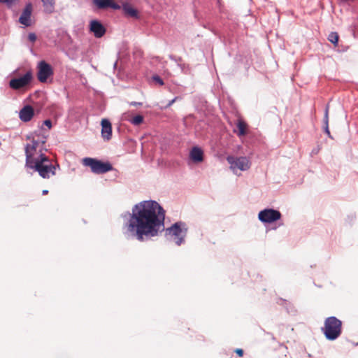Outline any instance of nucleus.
Here are the masks:
<instances>
[{"label": "nucleus", "mask_w": 358, "mask_h": 358, "mask_svg": "<svg viewBox=\"0 0 358 358\" xmlns=\"http://www.w3.org/2000/svg\"><path fill=\"white\" fill-rule=\"evenodd\" d=\"M164 210L155 201H145L136 204L127 224V231L140 241L155 236L164 225Z\"/></svg>", "instance_id": "obj_1"}, {"label": "nucleus", "mask_w": 358, "mask_h": 358, "mask_svg": "<svg viewBox=\"0 0 358 358\" xmlns=\"http://www.w3.org/2000/svg\"><path fill=\"white\" fill-rule=\"evenodd\" d=\"M39 159L27 166L38 173L43 178H50L55 175L56 165L47 156H41Z\"/></svg>", "instance_id": "obj_2"}, {"label": "nucleus", "mask_w": 358, "mask_h": 358, "mask_svg": "<svg viewBox=\"0 0 358 358\" xmlns=\"http://www.w3.org/2000/svg\"><path fill=\"white\" fill-rule=\"evenodd\" d=\"M322 331L327 340L334 341L341 334L342 322L336 317H329L325 320Z\"/></svg>", "instance_id": "obj_3"}, {"label": "nucleus", "mask_w": 358, "mask_h": 358, "mask_svg": "<svg viewBox=\"0 0 358 358\" xmlns=\"http://www.w3.org/2000/svg\"><path fill=\"white\" fill-rule=\"evenodd\" d=\"M45 143V140H42L41 142L33 138L30 143H27L25 146L26 155V166L34 162L39 159L41 156H46L42 152V149Z\"/></svg>", "instance_id": "obj_4"}, {"label": "nucleus", "mask_w": 358, "mask_h": 358, "mask_svg": "<svg viewBox=\"0 0 358 358\" xmlns=\"http://www.w3.org/2000/svg\"><path fill=\"white\" fill-rule=\"evenodd\" d=\"M187 231V229L185 227V224L179 222L166 229V236L178 245H180L184 241Z\"/></svg>", "instance_id": "obj_5"}, {"label": "nucleus", "mask_w": 358, "mask_h": 358, "mask_svg": "<svg viewBox=\"0 0 358 358\" xmlns=\"http://www.w3.org/2000/svg\"><path fill=\"white\" fill-rule=\"evenodd\" d=\"M83 164L90 167L91 171L96 174L105 173L113 169V166L109 162H103L90 157L84 158L83 159Z\"/></svg>", "instance_id": "obj_6"}, {"label": "nucleus", "mask_w": 358, "mask_h": 358, "mask_svg": "<svg viewBox=\"0 0 358 358\" xmlns=\"http://www.w3.org/2000/svg\"><path fill=\"white\" fill-rule=\"evenodd\" d=\"M228 163L230 164V169L235 172L236 169L241 171H247L250 168L251 162L246 157H234L228 156L227 157Z\"/></svg>", "instance_id": "obj_7"}, {"label": "nucleus", "mask_w": 358, "mask_h": 358, "mask_svg": "<svg viewBox=\"0 0 358 358\" xmlns=\"http://www.w3.org/2000/svg\"><path fill=\"white\" fill-rule=\"evenodd\" d=\"M258 218L264 223H271L281 218L280 211L274 209H264L259 213Z\"/></svg>", "instance_id": "obj_8"}, {"label": "nucleus", "mask_w": 358, "mask_h": 358, "mask_svg": "<svg viewBox=\"0 0 358 358\" xmlns=\"http://www.w3.org/2000/svg\"><path fill=\"white\" fill-rule=\"evenodd\" d=\"M32 80V73L27 71L22 77L11 79L9 82L10 88L17 90L28 85Z\"/></svg>", "instance_id": "obj_9"}, {"label": "nucleus", "mask_w": 358, "mask_h": 358, "mask_svg": "<svg viewBox=\"0 0 358 358\" xmlns=\"http://www.w3.org/2000/svg\"><path fill=\"white\" fill-rule=\"evenodd\" d=\"M37 67V78L41 83H45L48 78L53 74L51 66L45 61H41Z\"/></svg>", "instance_id": "obj_10"}, {"label": "nucleus", "mask_w": 358, "mask_h": 358, "mask_svg": "<svg viewBox=\"0 0 358 358\" xmlns=\"http://www.w3.org/2000/svg\"><path fill=\"white\" fill-rule=\"evenodd\" d=\"M92 4L99 10H106L108 8L119 10L121 8L115 0H92Z\"/></svg>", "instance_id": "obj_11"}, {"label": "nucleus", "mask_w": 358, "mask_h": 358, "mask_svg": "<svg viewBox=\"0 0 358 358\" xmlns=\"http://www.w3.org/2000/svg\"><path fill=\"white\" fill-rule=\"evenodd\" d=\"M33 10V6L31 3H27L25 6L20 18L19 22L25 27H29L31 24V13Z\"/></svg>", "instance_id": "obj_12"}, {"label": "nucleus", "mask_w": 358, "mask_h": 358, "mask_svg": "<svg viewBox=\"0 0 358 358\" xmlns=\"http://www.w3.org/2000/svg\"><path fill=\"white\" fill-rule=\"evenodd\" d=\"M90 31L96 38H101L106 34V29L99 20H93L90 22Z\"/></svg>", "instance_id": "obj_13"}, {"label": "nucleus", "mask_w": 358, "mask_h": 358, "mask_svg": "<svg viewBox=\"0 0 358 358\" xmlns=\"http://www.w3.org/2000/svg\"><path fill=\"white\" fill-rule=\"evenodd\" d=\"M101 125V136L106 141H109L112 138V125L110 122L107 119H102Z\"/></svg>", "instance_id": "obj_14"}, {"label": "nucleus", "mask_w": 358, "mask_h": 358, "mask_svg": "<svg viewBox=\"0 0 358 358\" xmlns=\"http://www.w3.org/2000/svg\"><path fill=\"white\" fill-rule=\"evenodd\" d=\"M34 115V110L33 107L29 105L24 106L19 112V117L24 122L30 121Z\"/></svg>", "instance_id": "obj_15"}, {"label": "nucleus", "mask_w": 358, "mask_h": 358, "mask_svg": "<svg viewBox=\"0 0 358 358\" xmlns=\"http://www.w3.org/2000/svg\"><path fill=\"white\" fill-rule=\"evenodd\" d=\"M190 159L195 163H199L203 160V152L198 147H194L189 152Z\"/></svg>", "instance_id": "obj_16"}, {"label": "nucleus", "mask_w": 358, "mask_h": 358, "mask_svg": "<svg viewBox=\"0 0 358 358\" xmlns=\"http://www.w3.org/2000/svg\"><path fill=\"white\" fill-rule=\"evenodd\" d=\"M238 128L237 135L238 136H243L248 133V124L242 119H238L236 124Z\"/></svg>", "instance_id": "obj_17"}, {"label": "nucleus", "mask_w": 358, "mask_h": 358, "mask_svg": "<svg viewBox=\"0 0 358 358\" xmlns=\"http://www.w3.org/2000/svg\"><path fill=\"white\" fill-rule=\"evenodd\" d=\"M122 10L125 15L131 17H138V11L133 8L130 4L126 3L122 6Z\"/></svg>", "instance_id": "obj_18"}, {"label": "nucleus", "mask_w": 358, "mask_h": 358, "mask_svg": "<svg viewBox=\"0 0 358 358\" xmlns=\"http://www.w3.org/2000/svg\"><path fill=\"white\" fill-rule=\"evenodd\" d=\"M129 121L134 125H139L143 122V117L141 115H138L132 117Z\"/></svg>", "instance_id": "obj_19"}, {"label": "nucleus", "mask_w": 358, "mask_h": 358, "mask_svg": "<svg viewBox=\"0 0 358 358\" xmlns=\"http://www.w3.org/2000/svg\"><path fill=\"white\" fill-rule=\"evenodd\" d=\"M338 38V34L336 32H331L328 36V40L334 45H337Z\"/></svg>", "instance_id": "obj_20"}, {"label": "nucleus", "mask_w": 358, "mask_h": 358, "mask_svg": "<svg viewBox=\"0 0 358 358\" xmlns=\"http://www.w3.org/2000/svg\"><path fill=\"white\" fill-rule=\"evenodd\" d=\"M324 124H325V133L331 137L330 131L329 129V120H328V108L326 109L325 116H324Z\"/></svg>", "instance_id": "obj_21"}, {"label": "nucleus", "mask_w": 358, "mask_h": 358, "mask_svg": "<svg viewBox=\"0 0 358 358\" xmlns=\"http://www.w3.org/2000/svg\"><path fill=\"white\" fill-rule=\"evenodd\" d=\"M44 6H50L53 8L55 5V0H42Z\"/></svg>", "instance_id": "obj_22"}, {"label": "nucleus", "mask_w": 358, "mask_h": 358, "mask_svg": "<svg viewBox=\"0 0 358 358\" xmlns=\"http://www.w3.org/2000/svg\"><path fill=\"white\" fill-rule=\"evenodd\" d=\"M152 79L154 81H155L156 83H157L159 85H164V82L162 80V79L159 76H154L152 77Z\"/></svg>", "instance_id": "obj_23"}, {"label": "nucleus", "mask_w": 358, "mask_h": 358, "mask_svg": "<svg viewBox=\"0 0 358 358\" xmlns=\"http://www.w3.org/2000/svg\"><path fill=\"white\" fill-rule=\"evenodd\" d=\"M18 0H8V1H6L5 3H6L7 6L8 8H11L13 6H14Z\"/></svg>", "instance_id": "obj_24"}, {"label": "nucleus", "mask_w": 358, "mask_h": 358, "mask_svg": "<svg viewBox=\"0 0 358 358\" xmlns=\"http://www.w3.org/2000/svg\"><path fill=\"white\" fill-rule=\"evenodd\" d=\"M28 39L31 41V42H35L36 40V36L35 34L34 33H30L28 35Z\"/></svg>", "instance_id": "obj_25"}, {"label": "nucleus", "mask_w": 358, "mask_h": 358, "mask_svg": "<svg viewBox=\"0 0 358 358\" xmlns=\"http://www.w3.org/2000/svg\"><path fill=\"white\" fill-rule=\"evenodd\" d=\"M43 124L48 127V129H50L52 127V122L50 120H46L44 121Z\"/></svg>", "instance_id": "obj_26"}, {"label": "nucleus", "mask_w": 358, "mask_h": 358, "mask_svg": "<svg viewBox=\"0 0 358 358\" xmlns=\"http://www.w3.org/2000/svg\"><path fill=\"white\" fill-rule=\"evenodd\" d=\"M235 352L239 356L242 357L243 355V350L242 349L238 348L235 350Z\"/></svg>", "instance_id": "obj_27"}, {"label": "nucleus", "mask_w": 358, "mask_h": 358, "mask_svg": "<svg viewBox=\"0 0 358 358\" xmlns=\"http://www.w3.org/2000/svg\"><path fill=\"white\" fill-rule=\"evenodd\" d=\"M176 98H175V99H173V100H171V101L169 102V103L168 104V106H171V105L174 103V101H176Z\"/></svg>", "instance_id": "obj_28"}, {"label": "nucleus", "mask_w": 358, "mask_h": 358, "mask_svg": "<svg viewBox=\"0 0 358 358\" xmlns=\"http://www.w3.org/2000/svg\"><path fill=\"white\" fill-rule=\"evenodd\" d=\"M48 193V191L47 189H44V190H43V192H42V194H43V195H45V194H47Z\"/></svg>", "instance_id": "obj_29"}, {"label": "nucleus", "mask_w": 358, "mask_h": 358, "mask_svg": "<svg viewBox=\"0 0 358 358\" xmlns=\"http://www.w3.org/2000/svg\"><path fill=\"white\" fill-rule=\"evenodd\" d=\"M6 1H8V0H0L1 3H6Z\"/></svg>", "instance_id": "obj_30"}]
</instances>
